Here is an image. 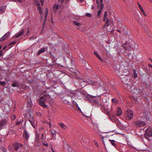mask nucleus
<instances>
[{"label": "nucleus", "mask_w": 152, "mask_h": 152, "mask_svg": "<svg viewBox=\"0 0 152 152\" xmlns=\"http://www.w3.org/2000/svg\"><path fill=\"white\" fill-rule=\"evenodd\" d=\"M48 97V95H43L39 99L37 100V101L39 102V105L43 107L48 108L49 106L45 104L46 100Z\"/></svg>", "instance_id": "obj_1"}, {"label": "nucleus", "mask_w": 152, "mask_h": 152, "mask_svg": "<svg viewBox=\"0 0 152 152\" xmlns=\"http://www.w3.org/2000/svg\"><path fill=\"white\" fill-rule=\"evenodd\" d=\"M88 99L93 105L97 104L99 107L102 104V103L99 102L100 100V98L98 96H89Z\"/></svg>", "instance_id": "obj_2"}, {"label": "nucleus", "mask_w": 152, "mask_h": 152, "mask_svg": "<svg viewBox=\"0 0 152 152\" xmlns=\"http://www.w3.org/2000/svg\"><path fill=\"white\" fill-rule=\"evenodd\" d=\"M134 44L133 43H129L126 42L125 44H123V46L125 50L130 51L131 50L134 49Z\"/></svg>", "instance_id": "obj_3"}, {"label": "nucleus", "mask_w": 152, "mask_h": 152, "mask_svg": "<svg viewBox=\"0 0 152 152\" xmlns=\"http://www.w3.org/2000/svg\"><path fill=\"white\" fill-rule=\"evenodd\" d=\"M13 147L15 150L17 151L18 149H23V146L20 143H16L13 145Z\"/></svg>", "instance_id": "obj_4"}, {"label": "nucleus", "mask_w": 152, "mask_h": 152, "mask_svg": "<svg viewBox=\"0 0 152 152\" xmlns=\"http://www.w3.org/2000/svg\"><path fill=\"white\" fill-rule=\"evenodd\" d=\"M7 123V121L5 119H3L0 121V130L6 127Z\"/></svg>", "instance_id": "obj_5"}, {"label": "nucleus", "mask_w": 152, "mask_h": 152, "mask_svg": "<svg viewBox=\"0 0 152 152\" xmlns=\"http://www.w3.org/2000/svg\"><path fill=\"white\" fill-rule=\"evenodd\" d=\"M134 123L137 127H140L141 126H144L146 125V124L144 121H135Z\"/></svg>", "instance_id": "obj_6"}, {"label": "nucleus", "mask_w": 152, "mask_h": 152, "mask_svg": "<svg viewBox=\"0 0 152 152\" xmlns=\"http://www.w3.org/2000/svg\"><path fill=\"white\" fill-rule=\"evenodd\" d=\"M127 118L129 120H131L134 116L133 112L130 110H128L127 111Z\"/></svg>", "instance_id": "obj_7"}, {"label": "nucleus", "mask_w": 152, "mask_h": 152, "mask_svg": "<svg viewBox=\"0 0 152 152\" xmlns=\"http://www.w3.org/2000/svg\"><path fill=\"white\" fill-rule=\"evenodd\" d=\"M10 35V33L9 32L6 33L0 39V42H3L5 39L8 38Z\"/></svg>", "instance_id": "obj_8"}, {"label": "nucleus", "mask_w": 152, "mask_h": 152, "mask_svg": "<svg viewBox=\"0 0 152 152\" xmlns=\"http://www.w3.org/2000/svg\"><path fill=\"white\" fill-rule=\"evenodd\" d=\"M99 107H101L102 111L105 114L107 115H109V113L107 110L106 109L104 106L102 104Z\"/></svg>", "instance_id": "obj_9"}, {"label": "nucleus", "mask_w": 152, "mask_h": 152, "mask_svg": "<svg viewBox=\"0 0 152 152\" xmlns=\"http://www.w3.org/2000/svg\"><path fill=\"white\" fill-rule=\"evenodd\" d=\"M23 136L24 139L26 140H28L30 136L29 133L26 130L24 131Z\"/></svg>", "instance_id": "obj_10"}, {"label": "nucleus", "mask_w": 152, "mask_h": 152, "mask_svg": "<svg viewBox=\"0 0 152 152\" xmlns=\"http://www.w3.org/2000/svg\"><path fill=\"white\" fill-rule=\"evenodd\" d=\"M24 33V30L23 29L22 30L20 31L18 34H15L14 36V37L15 38H18L19 37L22 35Z\"/></svg>", "instance_id": "obj_11"}, {"label": "nucleus", "mask_w": 152, "mask_h": 152, "mask_svg": "<svg viewBox=\"0 0 152 152\" xmlns=\"http://www.w3.org/2000/svg\"><path fill=\"white\" fill-rule=\"evenodd\" d=\"M134 89V86L133 85L132 86L128 85L127 86V89L128 91L130 92L133 91Z\"/></svg>", "instance_id": "obj_12"}, {"label": "nucleus", "mask_w": 152, "mask_h": 152, "mask_svg": "<svg viewBox=\"0 0 152 152\" xmlns=\"http://www.w3.org/2000/svg\"><path fill=\"white\" fill-rule=\"evenodd\" d=\"M5 9L6 7L4 6L0 7V14L4 13L5 10Z\"/></svg>", "instance_id": "obj_13"}, {"label": "nucleus", "mask_w": 152, "mask_h": 152, "mask_svg": "<svg viewBox=\"0 0 152 152\" xmlns=\"http://www.w3.org/2000/svg\"><path fill=\"white\" fill-rule=\"evenodd\" d=\"M94 54L96 56V57L99 59L101 61H102V58L96 52H94Z\"/></svg>", "instance_id": "obj_14"}, {"label": "nucleus", "mask_w": 152, "mask_h": 152, "mask_svg": "<svg viewBox=\"0 0 152 152\" xmlns=\"http://www.w3.org/2000/svg\"><path fill=\"white\" fill-rule=\"evenodd\" d=\"M70 94H68V95L71 97H72L73 96H75L76 94L75 92L74 91H70V92H69Z\"/></svg>", "instance_id": "obj_15"}, {"label": "nucleus", "mask_w": 152, "mask_h": 152, "mask_svg": "<svg viewBox=\"0 0 152 152\" xmlns=\"http://www.w3.org/2000/svg\"><path fill=\"white\" fill-rule=\"evenodd\" d=\"M145 134H146L147 136L148 137H151L152 135V133L151 131H148L147 130H146V132Z\"/></svg>", "instance_id": "obj_16"}, {"label": "nucleus", "mask_w": 152, "mask_h": 152, "mask_svg": "<svg viewBox=\"0 0 152 152\" xmlns=\"http://www.w3.org/2000/svg\"><path fill=\"white\" fill-rule=\"evenodd\" d=\"M59 126L60 127L64 129H65L66 128V126L64 124L62 123H61L59 124Z\"/></svg>", "instance_id": "obj_17"}, {"label": "nucleus", "mask_w": 152, "mask_h": 152, "mask_svg": "<svg viewBox=\"0 0 152 152\" xmlns=\"http://www.w3.org/2000/svg\"><path fill=\"white\" fill-rule=\"evenodd\" d=\"M45 51V49L44 48H42L41 49L39 50L38 52L37 53L38 55H39L42 53L44 52Z\"/></svg>", "instance_id": "obj_18"}, {"label": "nucleus", "mask_w": 152, "mask_h": 152, "mask_svg": "<svg viewBox=\"0 0 152 152\" xmlns=\"http://www.w3.org/2000/svg\"><path fill=\"white\" fill-rule=\"evenodd\" d=\"M111 22V20L109 19H107L106 21V23L105 24V26H108L110 25V23Z\"/></svg>", "instance_id": "obj_19"}, {"label": "nucleus", "mask_w": 152, "mask_h": 152, "mask_svg": "<svg viewBox=\"0 0 152 152\" xmlns=\"http://www.w3.org/2000/svg\"><path fill=\"white\" fill-rule=\"evenodd\" d=\"M122 111L121 108L120 107H118L117 113V115L118 116H120L122 114Z\"/></svg>", "instance_id": "obj_20"}, {"label": "nucleus", "mask_w": 152, "mask_h": 152, "mask_svg": "<svg viewBox=\"0 0 152 152\" xmlns=\"http://www.w3.org/2000/svg\"><path fill=\"white\" fill-rule=\"evenodd\" d=\"M112 101L113 103L114 104H117L118 103V101L115 98L113 99L112 100Z\"/></svg>", "instance_id": "obj_21"}, {"label": "nucleus", "mask_w": 152, "mask_h": 152, "mask_svg": "<svg viewBox=\"0 0 152 152\" xmlns=\"http://www.w3.org/2000/svg\"><path fill=\"white\" fill-rule=\"evenodd\" d=\"M107 11H105L104 12V18H103V21H105V20L107 18Z\"/></svg>", "instance_id": "obj_22"}, {"label": "nucleus", "mask_w": 152, "mask_h": 152, "mask_svg": "<svg viewBox=\"0 0 152 152\" xmlns=\"http://www.w3.org/2000/svg\"><path fill=\"white\" fill-rule=\"evenodd\" d=\"M59 6L58 5H57L56 4H55L53 6V8L54 10H57L59 8Z\"/></svg>", "instance_id": "obj_23"}, {"label": "nucleus", "mask_w": 152, "mask_h": 152, "mask_svg": "<svg viewBox=\"0 0 152 152\" xmlns=\"http://www.w3.org/2000/svg\"><path fill=\"white\" fill-rule=\"evenodd\" d=\"M110 141L111 143V144L113 146H115L116 145V143L115 141L114 140H110Z\"/></svg>", "instance_id": "obj_24"}, {"label": "nucleus", "mask_w": 152, "mask_h": 152, "mask_svg": "<svg viewBox=\"0 0 152 152\" xmlns=\"http://www.w3.org/2000/svg\"><path fill=\"white\" fill-rule=\"evenodd\" d=\"M12 86L13 87H18L19 86V84L17 83H14L12 84Z\"/></svg>", "instance_id": "obj_25"}, {"label": "nucleus", "mask_w": 152, "mask_h": 152, "mask_svg": "<svg viewBox=\"0 0 152 152\" xmlns=\"http://www.w3.org/2000/svg\"><path fill=\"white\" fill-rule=\"evenodd\" d=\"M6 84V83L5 81H0V85H2L4 86Z\"/></svg>", "instance_id": "obj_26"}, {"label": "nucleus", "mask_w": 152, "mask_h": 152, "mask_svg": "<svg viewBox=\"0 0 152 152\" xmlns=\"http://www.w3.org/2000/svg\"><path fill=\"white\" fill-rule=\"evenodd\" d=\"M9 133H11V134H13L15 133V130L11 129L9 131Z\"/></svg>", "instance_id": "obj_27"}, {"label": "nucleus", "mask_w": 152, "mask_h": 152, "mask_svg": "<svg viewBox=\"0 0 152 152\" xmlns=\"http://www.w3.org/2000/svg\"><path fill=\"white\" fill-rule=\"evenodd\" d=\"M144 137L148 141H149L150 140V139L149 138L150 137L147 136V134H144Z\"/></svg>", "instance_id": "obj_28"}, {"label": "nucleus", "mask_w": 152, "mask_h": 152, "mask_svg": "<svg viewBox=\"0 0 152 152\" xmlns=\"http://www.w3.org/2000/svg\"><path fill=\"white\" fill-rule=\"evenodd\" d=\"M102 10H101V9H100L98 12V16L97 18H99V17L101 14V12L102 11Z\"/></svg>", "instance_id": "obj_29"}, {"label": "nucleus", "mask_w": 152, "mask_h": 152, "mask_svg": "<svg viewBox=\"0 0 152 152\" xmlns=\"http://www.w3.org/2000/svg\"><path fill=\"white\" fill-rule=\"evenodd\" d=\"M16 116L15 115H12L11 117V121H13L16 118Z\"/></svg>", "instance_id": "obj_30"}, {"label": "nucleus", "mask_w": 152, "mask_h": 152, "mask_svg": "<svg viewBox=\"0 0 152 152\" xmlns=\"http://www.w3.org/2000/svg\"><path fill=\"white\" fill-rule=\"evenodd\" d=\"M35 4L37 6H40V5L39 2L37 1H35Z\"/></svg>", "instance_id": "obj_31"}, {"label": "nucleus", "mask_w": 152, "mask_h": 152, "mask_svg": "<svg viewBox=\"0 0 152 152\" xmlns=\"http://www.w3.org/2000/svg\"><path fill=\"white\" fill-rule=\"evenodd\" d=\"M100 9H101V10H102V9H103V8L104 7V4H103L102 2H100Z\"/></svg>", "instance_id": "obj_32"}, {"label": "nucleus", "mask_w": 152, "mask_h": 152, "mask_svg": "<svg viewBox=\"0 0 152 152\" xmlns=\"http://www.w3.org/2000/svg\"><path fill=\"white\" fill-rule=\"evenodd\" d=\"M74 23L77 26H79L80 24L79 23H78L77 21H74Z\"/></svg>", "instance_id": "obj_33"}, {"label": "nucleus", "mask_w": 152, "mask_h": 152, "mask_svg": "<svg viewBox=\"0 0 152 152\" xmlns=\"http://www.w3.org/2000/svg\"><path fill=\"white\" fill-rule=\"evenodd\" d=\"M85 15L88 17H92V15L89 13H86Z\"/></svg>", "instance_id": "obj_34"}, {"label": "nucleus", "mask_w": 152, "mask_h": 152, "mask_svg": "<svg viewBox=\"0 0 152 152\" xmlns=\"http://www.w3.org/2000/svg\"><path fill=\"white\" fill-rule=\"evenodd\" d=\"M21 122L22 121H19L18 120V121L16 123V124L17 125H20L21 123Z\"/></svg>", "instance_id": "obj_35"}, {"label": "nucleus", "mask_w": 152, "mask_h": 152, "mask_svg": "<svg viewBox=\"0 0 152 152\" xmlns=\"http://www.w3.org/2000/svg\"><path fill=\"white\" fill-rule=\"evenodd\" d=\"M37 37L32 36V37H29L28 38L30 40H33V39H35Z\"/></svg>", "instance_id": "obj_36"}, {"label": "nucleus", "mask_w": 152, "mask_h": 152, "mask_svg": "<svg viewBox=\"0 0 152 152\" xmlns=\"http://www.w3.org/2000/svg\"><path fill=\"white\" fill-rule=\"evenodd\" d=\"M94 142L95 144V145H96V146L97 147H99V145L97 143V142H96V141L95 140H94Z\"/></svg>", "instance_id": "obj_37"}, {"label": "nucleus", "mask_w": 152, "mask_h": 152, "mask_svg": "<svg viewBox=\"0 0 152 152\" xmlns=\"http://www.w3.org/2000/svg\"><path fill=\"white\" fill-rule=\"evenodd\" d=\"M31 124L33 127L34 128L35 127V125L33 121L32 122H31Z\"/></svg>", "instance_id": "obj_38"}, {"label": "nucleus", "mask_w": 152, "mask_h": 152, "mask_svg": "<svg viewBox=\"0 0 152 152\" xmlns=\"http://www.w3.org/2000/svg\"><path fill=\"white\" fill-rule=\"evenodd\" d=\"M134 77H137V74L136 73L135 70H134Z\"/></svg>", "instance_id": "obj_39"}, {"label": "nucleus", "mask_w": 152, "mask_h": 152, "mask_svg": "<svg viewBox=\"0 0 152 152\" xmlns=\"http://www.w3.org/2000/svg\"><path fill=\"white\" fill-rule=\"evenodd\" d=\"M48 11L47 9H46L45 12V15H47L48 14Z\"/></svg>", "instance_id": "obj_40"}, {"label": "nucleus", "mask_w": 152, "mask_h": 152, "mask_svg": "<svg viewBox=\"0 0 152 152\" xmlns=\"http://www.w3.org/2000/svg\"><path fill=\"white\" fill-rule=\"evenodd\" d=\"M137 4H138L139 7V8L140 9L142 8V6H141V5H140V3H139V2H137Z\"/></svg>", "instance_id": "obj_41"}, {"label": "nucleus", "mask_w": 152, "mask_h": 152, "mask_svg": "<svg viewBox=\"0 0 152 152\" xmlns=\"http://www.w3.org/2000/svg\"><path fill=\"white\" fill-rule=\"evenodd\" d=\"M16 42L15 41H14L12 42L10 44V45H14L16 43Z\"/></svg>", "instance_id": "obj_42"}, {"label": "nucleus", "mask_w": 152, "mask_h": 152, "mask_svg": "<svg viewBox=\"0 0 152 152\" xmlns=\"http://www.w3.org/2000/svg\"><path fill=\"white\" fill-rule=\"evenodd\" d=\"M31 123V122H32L33 121V118H31V119H29L28 120Z\"/></svg>", "instance_id": "obj_43"}, {"label": "nucleus", "mask_w": 152, "mask_h": 152, "mask_svg": "<svg viewBox=\"0 0 152 152\" xmlns=\"http://www.w3.org/2000/svg\"><path fill=\"white\" fill-rule=\"evenodd\" d=\"M8 148L10 151H11V150L12 149V148L10 145L8 146Z\"/></svg>", "instance_id": "obj_44"}, {"label": "nucleus", "mask_w": 152, "mask_h": 152, "mask_svg": "<svg viewBox=\"0 0 152 152\" xmlns=\"http://www.w3.org/2000/svg\"><path fill=\"white\" fill-rule=\"evenodd\" d=\"M64 1V0H59V1L60 2L61 4H62L63 3Z\"/></svg>", "instance_id": "obj_45"}, {"label": "nucleus", "mask_w": 152, "mask_h": 152, "mask_svg": "<svg viewBox=\"0 0 152 152\" xmlns=\"http://www.w3.org/2000/svg\"><path fill=\"white\" fill-rule=\"evenodd\" d=\"M43 145H45V146H47V147H48V144L47 143H43Z\"/></svg>", "instance_id": "obj_46"}, {"label": "nucleus", "mask_w": 152, "mask_h": 152, "mask_svg": "<svg viewBox=\"0 0 152 152\" xmlns=\"http://www.w3.org/2000/svg\"><path fill=\"white\" fill-rule=\"evenodd\" d=\"M38 6V9L39 10H41V7L39 6Z\"/></svg>", "instance_id": "obj_47"}, {"label": "nucleus", "mask_w": 152, "mask_h": 152, "mask_svg": "<svg viewBox=\"0 0 152 152\" xmlns=\"http://www.w3.org/2000/svg\"><path fill=\"white\" fill-rule=\"evenodd\" d=\"M142 13L145 16H146V15L145 13V11L143 12H142Z\"/></svg>", "instance_id": "obj_48"}, {"label": "nucleus", "mask_w": 152, "mask_h": 152, "mask_svg": "<svg viewBox=\"0 0 152 152\" xmlns=\"http://www.w3.org/2000/svg\"><path fill=\"white\" fill-rule=\"evenodd\" d=\"M52 136L53 137H54V136L56 135V134L55 133H53L52 132Z\"/></svg>", "instance_id": "obj_49"}, {"label": "nucleus", "mask_w": 152, "mask_h": 152, "mask_svg": "<svg viewBox=\"0 0 152 152\" xmlns=\"http://www.w3.org/2000/svg\"><path fill=\"white\" fill-rule=\"evenodd\" d=\"M40 2H41V5L43 6L44 4V2L42 1V0L40 1Z\"/></svg>", "instance_id": "obj_50"}, {"label": "nucleus", "mask_w": 152, "mask_h": 152, "mask_svg": "<svg viewBox=\"0 0 152 152\" xmlns=\"http://www.w3.org/2000/svg\"><path fill=\"white\" fill-rule=\"evenodd\" d=\"M96 3L98 4V7H99V1H98V0H96Z\"/></svg>", "instance_id": "obj_51"}, {"label": "nucleus", "mask_w": 152, "mask_h": 152, "mask_svg": "<svg viewBox=\"0 0 152 152\" xmlns=\"http://www.w3.org/2000/svg\"><path fill=\"white\" fill-rule=\"evenodd\" d=\"M140 10L141 11V12H143L144 11V10H143V9L142 8L140 9Z\"/></svg>", "instance_id": "obj_52"}, {"label": "nucleus", "mask_w": 152, "mask_h": 152, "mask_svg": "<svg viewBox=\"0 0 152 152\" xmlns=\"http://www.w3.org/2000/svg\"><path fill=\"white\" fill-rule=\"evenodd\" d=\"M73 101V104H76V105L78 106V105L76 103V102H75L74 101Z\"/></svg>", "instance_id": "obj_53"}, {"label": "nucleus", "mask_w": 152, "mask_h": 152, "mask_svg": "<svg viewBox=\"0 0 152 152\" xmlns=\"http://www.w3.org/2000/svg\"><path fill=\"white\" fill-rule=\"evenodd\" d=\"M47 15H45V20H46V19H47Z\"/></svg>", "instance_id": "obj_54"}, {"label": "nucleus", "mask_w": 152, "mask_h": 152, "mask_svg": "<svg viewBox=\"0 0 152 152\" xmlns=\"http://www.w3.org/2000/svg\"><path fill=\"white\" fill-rule=\"evenodd\" d=\"M29 29H28V30L27 31V32L26 33V34H28L29 33Z\"/></svg>", "instance_id": "obj_55"}, {"label": "nucleus", "mask_w": 152, "mask_h": 152, "mask_svg": "<svg viewBox=\"0 0 152 152\" xmlns=\"http://www.w3.org/2000/svg\"><path fill=\"white\" fill-rule=\"evenodd\" d=\"M49 125L50 127L51 126V124L50 123V122H49Z\"/></svg>", "instance_id": "obj_56"}, {"label": "nucleus", "mask_w": 152, "mask_h": 152, "mask_svg": "<svg viewBox=\"0 0 152 152\" xmlns=\"http://www.w3.org/2000/svg\"><path fill=\"white\" fill-rule=\"evenodd\" d=\"M148 66H149L151 67V68H152V65L151 64H148Z\"/></svg>", "instance_id": "obj_57"}, {"label": "nucleus", "mask_w": 152, "mask_h": 152, "mask_svg": "<svg viewBox=\"0 0 152 152\" xmlns=\"http://www.w3.org/2000/svg\"><path fill=\"white\" fill-rule=\"evenodd\" d=\"M44 137V134H42V138Z\"/></svg>", "instance_id": "obj_58"}, {"label": "nucleus", "mask_w": 152, "mask_h": 152, "mask_svg": "<svg viewBox=\"0 0 152 152\" xmlns=\"http://www.w3.org/2000/svg\"><path fill=\"white\" fill-rule=\"evenodd\" d=\"M39 12L40 14L42 13V10H39Z\"/></svg>", "instance_id": "obj_59"}, {"label": "nucleus", "mask_w": 152, "mask_h": 152, "mask_svg": "<svg viewBox=\"0 0 152 152\" xmlns=\"http://www.w3.org/2000/svg\"><path fill=\"white\" fill-rule=\"evenodd\" d=\"M15 1H21L20 0H15Z\"/></svg>", "instance_id": "obj_60"}, {"label": "nucleus", "mask_w": 152, "mask_h": 152, "mask_svg": "<svg viewBox=\"0 0 152 152\" xmlns=\"http://www.w3.org/2000/svg\"><path fill=\"white\" fill-rule=\"evenodd\" d=\"M117 30L118 31L119 33H121V31L120 30Z\"/></svg>", "instance_id": "obj_61"}, {"label": "nucleus", "mask_w": 152, "mask_h": 152, "mask_svg": "<svg viewBox=\"0 0 152 152\" xmlns=\"http://www.w3.org/2000/svg\"><path fill=\"white\" fill-rule=\"evenodd\" d=\"M81 2H83L84 0H79Z\"/></svg>", "instance_id": "obj_62"}, {"label": "nucleus", "mask_w": 152, "mask_h": 152, "mask_svg": "<svg viewBox=\"0 0 152 152\" xmlns=\"http://www.w3.org/2000/svg\"><path fill=\"white\" fill-rule=\"evenodd\" d=\"M51 149L52 151V152H55L52 148Z\"/></svg>", "instance_id": "obj_63"}, {"label": "nucleus", "mask_w": 152, "mask_h": 152, "mask_svg": "<svg viewBox=\"0 0 152 152\" xmlns=\"http://www.w3.org/2000/svg\"><path fill=\"white\" fill-rule=\"evenodd\" d=\"M100 2H102V0H99Z\"/></svg>", "instance_id": "obj_64"}]
</instances>
